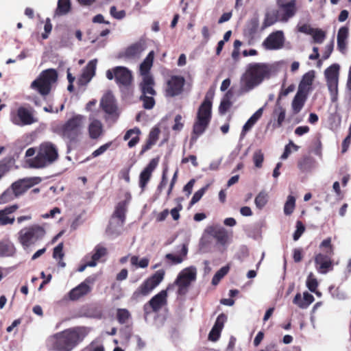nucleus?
I'll return each mask as SVG.
<instances>
[{
    "mask_svg": "<svg viewBox=\"0 0 351 351\" xmlns=\"http://www.w3.org/2000/svg\"><path fill=\"white\" fill-rule=\"evenodd\" d=\"M18 208L19 205L15 204L0 210V226L13 224L15 218L14 217H10V215L16 211Z\"/></svg>",
    "mask_w": 351,
    "mask_h": 351,
    "instance_id": "nucleus-20",
    "label": "nucleus"
},
{
    "mask_svg": "<svg viewBox=\"0 0 351 351\" xmlns=\"http://www.w3.org/2000/svg\"><path fill=\"white\" fill-rule=\"evenodd\" d=\"M58 158L57 146L51 142L46 141L38 146L36 156L27 160V163L32 168L41 169L52 165Z\"/></svg>",
    "mask_w": 351,
    "mask_h": 351,
    "instance_id": "nucleus-4",
    "label": "nucleus"
},
{
    "mask_svg": "<svg viewBox=\"0 0 351 351\" xmlns=\"http://www.w3.org/2000/svg\"><path fill=\"white\" fill-rule=\"evenodd\" d=\"M96 277L90 276L77 287L72 289L68 293V297L71 301H76L81 298L88 295L92 291L91 286L95 283Z\"/></svg>",
    "mask_w": 351,
    "mask_h": 351,
    "instance_id": "nucleus-12",
    "label": "nucleus"
},
{
    "mask_svg": "<svg viewBox=\"0 0 351 351\" xmlns=\"http://www.w3.org/2000/svg\"><path fill=\"white\" fill-rule=\"evenodd\" d=\"M279 103L280 98L277 99L276 105L273 112V117L275 119H276V121L273 124L274 128H280L285 119L286 110Z\"/></svg>",
    "mask_w": 351,
    "mask_h": 351,
    "instance_id": "nucleus-28",
    "label": "nucleus"
},
{
    "mask_svg": "<svg viewBox=\"0 0 351 351\" xmlns=\"http://www.w3.org/2000/svg\"><path fill=\"white\" fill-rule=\"evenodd\" d=\"M125 213H126V206L125 203L123 202H121L118 203L117 205L114 212L112 215L113 218H117L120 221V226H122L125 220Z\"/></svg>",
    "mask_w": 351,
    "mask_h": 351,
    "instance_id": "nucleus-40",
    "label": "nucleus"
},
{
    "mask_svg": "<svg viewBox=\"0 0 351 351\" xmlns=\"http://www.w3.org/2000/svg\"><path fill=\"white\" fill-rule=\"evenodd\" d=\"M314 43L321 44L324 42L326 38V33L320 29H315L313 34H311Z\"/></svg>",
    "mask_w": 351,
    "mask_h": 351,
    "instance_id": "nucleus-52",
    "label": "nucleus"
},
{
    "mask_svg": "<svg viewBox=\"0 0 351 351\" xmlns=\"http://www.w3.org/2000/svg\"><path fill=\"white\" fill-rule=\"evenodd\" d=\"M258 17L256 16L252 18L247 23L245 34L250 37H253L258 31Z\"/></svg>",
    "mask_w": 351,
    "mask_h": 351,
    "instance_id": "nucleus-41",
    "label": "nucleus"
},
{
    "mask_svg": "<svg viewBox=\"0 0 351 351\" xmlns=\"http://www.w3.org/2000/svg\"><path fill=\"white\" fill-rule=\"evenodd\" d=\"M160 132V131L159 128L157 127H154L152 129L149 134L145 144L142 146V149L140 152V155H143L145 152L150 149L156 143L159 138Z\"/></svg>",
    "mask_w": 351,
    "mask_h": 351,
    "instance_id": "nucleus-29",
    "label": "nucleus"
},
{
    "mask_svg": "<svg viewBox=\"0 0 351 351\" xmlns=\"http://www.w3.org/2000/svg\"><path fill=\"white\" fill-rule=\"evenodd\" d=\"M145 44L141 42H137L127 47L123 54V56L129 59L137 58L141 56L142 52L145 51Z\"/></svg>",
    "mask_w": 351,
    "mask_h": 351,
    "instance_id": "nucleus-22",
    "label": "nucleus"
},
{
    "mask_svg": "<svg viewBox=\"0 0 351 351\" xmlns=\"http://www.w3.org/2000/svg\"><path fill=\"white\" fill-rule=\"evenodd\" d=\"M305 231V226L301 221H297L296 230L293 233V238L294 241H298Z\"/></svg>",
    "mask_w": 351,
    "mask_h": 351,
    "instance_id": "nucleus-57",
    "label": "nucleus"
},
{
    "mask_svg": "<svg viewBox=\"0 0 351 351\" xmlns=\"http://www.w3.org/2000/svg\"><path fill=\"white\" fill-rule=\"evenodd\" d=\"M313 152L319 156H322V144L319 137H316L313 141Z\"/></svg>",
    "mask_w": 351,
    "mask_h": 351,
    "instance_id": "nucleus-58",
    "label": "nucleus"
},
{
    "mask_svg": "<svg viewBox=\"0 0 351 351\" xmlns=\"http://www.w3.org/2000/svg\"><path fill=\"white\" fill-rule=\"evenodd\" d=\"M155 85L154 80L152 75H147L143 77L139 86L141 90V95H149L154 96L156 94L154 87Z\"/></svg>",
    "mask_w": 351,
    "mask_h": 351,
    "instance_id": "nucleus-24",
    "label": "nucleus"
},
{
    "mask_svg": "<svg viewBox=\"0 0 351 351\" xmlns=\"http://www.w3.org/2000/svg\"><path fill=\"white\" fill-rule=\"evenodd\" d=\"M314 165L315 160L308 156H304L298 161V167L302 172H308L311 171Z\"/></svg>",
    "mask_w": 351,
    "mask_h": 351,
    "instance_id": "nucleus-35",
    "label": "nucleus"
},
{
    "mask_svg": "<svg viewBox=\"0 0 351 351\" xmlns=\"http://www.w3.org/2000/svg\"><path fill=\"white\" fill-rule=\"evenodd\" d=\"M131 318L130 311L126 308H118L117 311V319L121 324H125Z\"/></svg>",
    "mask_w": 351,
    "mask_h": 351,
    "instance_id": "nucleus-45",
    "label": "nucleus"
},
{
    "mask_svg": "<svg viewBox=\"0 0 351 351\" xmlns=\"http://www.w3.org/2000/svg\"><path fill=\"white\" fill-rule=\"evenodd\" d=\"M84 121L83 115L75 114L56 128L55 132L66 141L68 149L80 141L84 128Z\"/></svg>",
    "mask_w": 351,
    "mask_h": 351,
    "instance_id": "nucleus-3",
    "label": "nucleus"
},
{
    "mask_svg": "<svg viewBox=\"0 0 351 351\" xmlns=\"http://www.w3.org/2000/svg\"><path fill=\"white\" fill-rule=\"evenodd\" d=\"M64 256L63 252V243H59L56 247L53 249V257L54 258L62 259Z\"/></svg>",
    "mask_w": 351,
    "mask_h": 351,
    "instance_id": "nucleus-63",
    "label": "nucleus"
},
{
    "mask_svg": "<svg viewBox=\"0 0 351 351\" xmlns=\"http://www.w3.org/2000/svg\"><path fill=\"white\" fill-rule=\"evenodd\" d=\"M339 80H326L327 86L332 95H337L338 91Z\"/></svg>",
    "mask_w": 351,
    "mask_h": 351,
    "instance_id": "nucleus-59",
    "label": "nucleus"
},
{
    "mask_svg": "<svg viewBox=\"0 0 351 351\" xmlns=\"http://www.w3.org/2000/svg\"><path fill=\"white\" fill-rule=\"evenodd\" d=\"M88 134L91 139L98 138L103 133V125L100 121L94 119L88 125Z\"/></svg>",
    "mask_w": 351,
    "mask_h": 351,
    "instance_id": "nucleus-32",
    "label": "nucleus"
},
{
    "mask_svg": "<svg viewBox=\"0 0 351 351\" xmlns=\"http://www.w3.org/2000/svg\"><path fill=\"white\" fill-rule=\"evenodd\" d=\"M158 163V160L156 158L152 159L149 164L141 172L139 176V186L142 191L146 188L148 182H149L152 175L154 169L156 168Z\"/></svg>",
    "mask_w": 351,
    "mask_h": 351,
    "instance_id": "nucleus-18",
    "label": "nucleus"
},
{
    "mask_svg": "<svg viewBox=\"0 0 351 351\" xmlns=\"http://www.w3.org/2000/svg\"><path fill=\"white\" fill-rule=\"evenodd\" d=\"M167 171H168V168L167 167L164 168V169L162 171V173L161 180H160V183L158 184V185L157 186V189H156V191L158 193H161L162 190L166 187V186L167 184V182H168Z\"/></svg>",
    "mask_w": 351,
    "mask_h": 351,
    "instance_id": "nucleus-54",
    "label": "nucleus"
},
{
    "mask_svg": "<svg viewBox=\"0 0 351 351\" xmlns=\"http://www.w3.org/2000/svg\"><path fill=\"white\" fill-rule=\"evenodd\" d=\"M269 201L268 193L265 191H261L255 197L254 203L257 208L263 209Z\"/></svg>",
    "mask_w": 351,
    "mask_h": 351,
    "instance_id": "nucleus-43",
    "label": "nucleus"
},
{
    "mask_svg": "<svg viewBox=\"0 0 351 351\" xmlns=\"http://www.w3.org/2000/svg\"><path fill=\"white\" fill-rule=\"evenodd\" d=\"M185 80L181 75H172L167 82L165 95L173 97L180 95L184 90Z\"/></svg>",
    "mask_w": 351,
    "mask_h": 351,
    "instance_id": "nucleus-15",
    "label": "nucleus"
},
{
    "mask_svg": "<svg viewBox=\"0 0 351 351\" xmlns=\"http://www.w3.org/2000/svg\"><path fill=\"white\" fill-rule=\"evenodd\" d=\"M71 7L70 0H58L56 14L58 16L66 14L71 10Z\"/></svg>",
    "mask_w": 351,
    "mask_h": 351,
    "instance_id": "nucleus-42",
    "label": "nucleus"
},
{
    "mask_svg": "<svg viewBox=\"0 0 351 351\" xmlns=\"http://www.w3.org/2000/svg\"><path fill=\"white\" fill-rule=\"evenodd\" d=\"M112 145L111 142L107 143L101 146H100L98 149L95 150L92 154L90 157L95 158L101 154H103Z\"/></svg>",
    "mask_w": 351,
    "mask_h": 351,
    "instance_id": "nucleus-61",
    "label": "nucleus"
},
{
    "mask_svg": "<svg viewBox=\"0 0 351 351\" xmlns=\"http://www.w3.org/2000/svg\"><path fill=\"white\" fill-rule=\"evenodd\" d=\"M285 37L282 31L271 33L263 41V46L267 50H276L282 48Z\"/></svg>",
    "mask_w": 351,
    "mask_h": 351,
    "instance_id": "nucleus-17",
    "label": "nucleus"
},
{
    "mask_svg": "<svg viewBox=\"0 0 351 351\" xmlns=\"http://www.w3.org/2000/svg\"><path fill=\"white\" fill-rule=\"evenodd\" d=\"M348 36V28L347 27H341L337 34V48L342 53H344L346 51V40Z\"/></svg>",
    "mask_w": 351,
    "mask_h": 351,
    "instance_id": "nucleus-30",
    "label": "nucleus"
},
{
    "mask_svg": "<svg viewBox=\"0 0 351 351\" xmlns=\"http://www.w3.org/2000/svg\"><path fill=\"white\" fill-rule=\"evenodd\" d=\"M263 112V109L262 108H259L246 121L242 128L241 134L242 136H244L245 134L252 129V128L256 124L258 120L261 117Z\"/></svg>",
    "mask_w": 351,
    "mask_h": 351,
    "instance_id": "nucleus-31",
    "label": "nucleus"
},
{
    "mask_svg": "<svg viewBox=\"0 0 351 351\" xmlns=\"http://www.w3.org/2000/svg\"><path fill=\"white\" fill-rule=\"evenodd\" d=\"M333 255L322 252L315 255V264L319 273L326 274L333 269Z\"/></svg>",
    "mask_w": 351,
    "mask_h": 351,
    "instance_id": "nucleus-16",
    "label": "nucleus"
},
{
    "mask_svg": "<svg viewBox=\"0 0 351 351\" xmlns=\"http://www.w3.org/2000/svg\"><path fill=\"white\" fill-rule=\"evenodd\" d=\"M167 290H162L151 300L145 304L143 306V310L146 315L151 313L152 312L158 313L161 308L167 304Z\"/></svg>",
    "mask_w": 351,
    "mask_h": 351,
    "instance_id": "nucleus-13",
    "label": "nucleus"
},
{
    "mask_svg": "<svg viewBox=\"0 0 351 351\" xmlns=\"http://www.w3.org/2000/svg\"><path fill=\"white\" fill-rule=\"evenodd\" d=\"M37 183L38 182H35V178H24L14 182L10 187L17 197Z\"/></svg>",
    "mask_w": 351,
    "mask_h": 351,
    "instance_id": "nucleus-19",
    "label": "nucleus"
},
{
    "mask_svg": "<svg viewBox=\"0 0 351 351\" xmlns=\"http://www.w3.org/2000/svg\"><path fill=\"white\" fill-rule=\"evenodd\" d=\"M295 199L292 195H289L284 206V213L287 215H291L295 208Z\"/></svg>",
    "mask_w": 351,
    "mask_h": 351,
    "instance_id": "nucleus-50",
    "label": "nucleus"
},
{
    "mask_svg": "<svg viewBox=\"0 0 351 351\" xmlns=\"http://www.w3.org/2000/svg\"><path fill=\"white\" fill-rule=\"evenodd\" d=\"M252 159L256 167H262L264 161V154L261 149L256 150L254 153Z\"/></svg>",
    "mask_w": 351,
    "mask_h": 351,
    "instance_id": "nucleus-53",
    "label": "nucleus"
},
{
    "mask_svg": "<svg viewBox=\"0 0 351 351\" xmlns=\"http://www.w3.org/2000/svg\"><path fill=\"white\" fill-rule=\"evenodd\" d=\"M46 234L44 227L33 224L22 228L18 233V241L26 250L43 239Z\"/></svg>",
    "mask_w": 351,
    "mask_h": 351,
    "instance_id": "nucleus-6",
    "label": "nucleus"
},
{
    "mask_svg": "<svg viewBox=\"0 0 351 351\" xmlns=\"http://www.w3.org/2000/svg\"><path fill=\"white\" fill-rule=\"evenodd\" d=\"M108 254V250L101 244L97 245L93 252L91 260L88 261L89 267H95L98 261H103L101 258Z\"/></svg>",
    "mask_w": 351,
    "mask_h": 351,
    "instance_id": "nucleus-27",
    "label": "nucleus"
},
{
    "mask_svg": "<svg viewBox=\"0 0 351 351\" xmlns=\"http://www.w3.org/2000/svg\"><path fill=\"white\" fill-rule=\"evenodd\" d=\"M188 253V247L186 244H183L179 255L173 254H167L165 258L171 261L173 264L177 265L181 263L186 257Z\"/></svg>",
    "mask_w": 351,
    "mask_h": 351,
    "instance_id": "nucleus-36",
    "label": "nucleus"
},
{
    "mask_svg": "<svg viewBox=\"0 0 351 351\" xmlns=\"http://www.w3.org/2000/svg\"><path fill=\"white\" fill-rule=\"evenodd\" d=\"M306 287L311 292H315L318 287V282L313 273H310L306 279Z\"/></svg>",
    "mask_w": 351,
    "mask_h": 351,
    "instance_id": "nucleus-51",
    "label": "nucleus"
},
{
    "mask_svg": "<svg viewBox=\"0 0 351 351\" xmlns=\"http://www.w3.org/2000/svg\"><path fill=\"white\" fill-rule=\"evenodd\" d=\"M212 101L206 95L198 108L196 120L193 126L191 143L197 141L207 129L211 120Z\"/></svg>",
    "mask_w": 351,
    "mask_h": 351,
    "instance_id": "nucleus-5",
    "label": "nucleus"
},
{
    "mask_svg": "<svg viewBox=\"0 0 351 351\" xmlns=\"http://www.w3.org/2000/svg\"><path fill=\"white\" fill-rule=\"evenodd\" d=\"M308 94L298 89L291 104V107L293 113L298 114L302 109L304 104L307 99Z\"/></svg>",
    "mask_w": 351,
    "mask_h": 351,
    "instance_id": "nucleus-25",
    "label": "nucleus"
},
{
    "mask_svg": "<svg viewBox=\"0 0 351 351\" xmlns=\"http://www.w3.org/2000/svg\"><path fill=\"white\" fill-rule=\"evenodd\" d=\"M10 159L3 158L0 160V180L10 171Z\"/></svg>",
    "mask_w": 351,
    "mask_h": 351,
    "instance_id": "nucleus-55",
    "label": "nucleus"
},
{
    "mask_svg": "<svg viewBox=\"0 0 351 351\" xmlns=\"http://www.w3.org/2000/svg\"><path fill=\"white\" fill-rule=\"evenodd\" d=\"M10 119L13 124L19 126L32 125L37 121L34 116L33 108L23 106L10 111Z\"/></svg>",
    "mask_w": 351,
    "mask_h": 351,
    "instance_id": "nucleus-10",
    "label": "nucleus"
},
{
    "mask_svg": "<svg viewBox=\"0 0 351 351\" xmlns=\"http://www.w3.org/2000/svg\"><path fill=\"white\" fill-rule=\"evenodd\" d=\"M226 320L227 316L224 313H221L217 317V319L213 326L217 329H219L220 330H222Z\"/></svg>",
    "mask_w": 351,
    "mask_h": 351,
    "instance_id": "nucleus-60",
    "label": "nucleus"
},
{
    "mask_svg": "<svg viewBox=\"0 0 351 351\" xmlns=\"http://www.w3.org/2000/svg\"><path fill=\"white\" fill-rule=\"evenodd\" d=\"M278 7L279 21L287 22L293 17L297 12L296 0H290L285 2V0H276Z\"/></svg>",
    "mask_w": 351,
    "mask_h": 351,
    "instance_id": "nucleus-14",
    "label": "nucleus"
},
{
    "mask_svg": "<svg viewBox=\"0 0 351 351\" xmlns=\"http://www.w3.org/2000/svg\"><path fill=\"white\" fill-rule=\"evenodd\" d=\"M111 16L116 19H122L125 16V10L117 11L115 6H112L110 10Z\"/></svg>",
    "mask_w": 351,
    "mask_h": 351,
    "instance_id": "nucleus-64",
    "label": "nucleus"
},
{
    "mask_svg": "<svg viewBox=\"0 0 351 351\" xmlns=\"http://www.w3.org/2000/svg\"><path fill=\"white\" fill-rule=\"evenodd\" d=\"M339 65L333 64L325 70L326 80H339Z\"/></svg>",
    "mask_w": 351,
    "mask_h": 351,
    "instance_id": "nucleus-44",
    "label": "nucleus"
},
{
    "mask_svg": "<svg viewBox=\"0 0 351 351\" xmlns=\"http://www.w3.org/2000/svg\"><path fill=\"white\" fill-rule=\"evenodd\" d=\"M140 133L141 130L138 128L130 129L125 132L123 136L124 141H127L130 137H132V135H135V136L132 137V139L128 142V145L129 147H134L139 142L140 138L138 135Z\"/></svg>",
    "mask_w": 351,
    "mask_h": 351,
    "instance_id": "nucleus-39",
    "label": "nucleus"
},
{
    "mask_svg": "<svg viewBox=\"0 0 351 351\" xmlns=\"http://www.w3.org/2000/svg\"><path fill=\"white\" fill-rule=\"evenodd\" d=\"M16 197L13 190L10 186L0 195V204H7Z\"/></svg>",
    "mask_w": 351,
    "mask_h": 351,
    "instance_id": "nucleus-46",
    "label": "nucleus"
},
{
    "mask_svg": "<svg viewBox=\"0 0 351 351\" xmlns=\"http://www.w3.org/2000/svg\"><path fill=\"white\" fill-rule=\"evenodd\" d=\"M140 100L143 101V108L145 109H152L155 105V99L154 96L149 95H141L140 96Z\"/></svg>",
    "mask_w": 351,
    "mask_h": 351,
    "instance_id": "nucleus-49",
    "label": "nucleus"
},
{
    "mask_svg": "<svg viewBox=\"0 0 351 351\" xmlns=\"http://www.w3.org/2000/svg\"><path fill=\"white\" fill-rule=\"evenodd\" d=\"M108 80H114L117 85L121 91H128L132 86L133 75L132 71L125 66H117L106 72Z\"/></svg>",
    "mask_w": 351,
    "mask_h": 351,
    "instance_id": "nucleus-8",
    "label": "nucleus"
},
{
    "mask_svg": "<svg viewBox=\"0 0 351 351\" xmlns=\"http://www.w3.org/2000/svg\"><path fill=\"white\" fill-rule=\"evenodd\" d=\"M154 58V51H150L143 62L140 65V73L143 77L147 75H152L149 71L152 66Z\"/></svg>",
    "mask_w": 351,
    "mask_h": 351,
    "instance_id": "nucleus-33",
    "label": "nucleus"
},
{
    "mask_svg": "<svg viewBox=\"0 0 351 351\" xmlns=\"http://www.w3.org/2000/svg\"><path fill=\"white\" fill-rule=\"evenodd\" d=\"M229 270V265L223 266L219 269L213 277L212 284L214 285H217L219 281L228 273Z\"/></svg>",
    "mask_w": 351,
    "mask_h": 351,
    "instance_id": "nucleus-47",
    "label": "nucleus"
},
{
    "mask_svg": "<svg viewBox=\"0 0 351 351\" xmlns=\"http://www.w3.org/2000/svg\"><path fill=\"white\" fill-rule=\"evenodd\" d=\"M279 20L278 12L276 10L267 12L265 14V19L262 23L261 30H264L268 27L275 24Z\"/></svg>",
    "mask_w": 351,
    "mask_h": 351,
    "instance_id": "nucleus-37",
    "label": "nucleus"
},
{
    "mask_svg": "<svg viewBox=\"0 0 351 351\" xmlns=\"http://www.w3.org/2000/svg\"><path fill=\"white\" fill-rule=\"evenodd\" d=\"M271 66L267 63H251L241 79V90L249 92L271 76Z\"/></svg>",
    "mask_w": 351,
    "mask_h": 351,
    "instance_id": "nucleus-2",
    "label": "nucleus"
},
{
    "mask_svg": "<svg viewBox=\"0 0 351 351\" xmlns=\"http://www.w3.org/2000/svg\"><path fill=\"white\" fill-rule=\"evenodd\" d=\"M16 252L14 244L10 241L0 242V256H12Z\"/></svg>",
    "mask_w": 351,
    "mask_h": 351,
    "instance_id": "nucleus-38",
    "label": "nucleus"
},
{
    "mask_svg": "<svg viewBox=\"0 0 351 351\" xmlns=\"http://www.w3.org/2000/svg\"><path fill=\"white\" fill-rule=\"evenodd\" d=\"M315 77V71L313 70L306 73L302 76V80L299 84L298 90H301L302 91L309 94L310 91L312 90V85Z\"/></svg>",
    "mask_w": 351,
    "mask_h": 351,
    "instance_id": "nucleus-26",
    "label": "nucleus"
},
{
    "mask_svg": "<svg viewBox=\"0 0 351 351\" xmlns=\"http://www.w3.org/2000/svg\"><path fill=\"white\" fill-rule=\"evenodd\" d=\"M165 271L162 269L156 271L147 278L132 293V300L138 301L147 296L162 281Z\"/></svg>",
    "mask_w": 351,
    "mask_h": 351,
    "instance_id": "nucleus-9",
    "label": "nucleus"
},
{
    "mask_svg": "<svg viewBox=\"0 0 351 351\" xmlns=\"http://www.w3.org/2000/svg\"><path fill=\"white\" fill-rule=\"evenodd\" d=\"M97 62V61L96 59L92 60L84 68L81 77L86 82H90L93 77L95 75Z\"/></svg>",
    "mask_w": 351,
    "mask_h": 351,
    "instance_id": "nucleus-34",
    "label": "nucleus"
},
{
    "mask_svg": "<svg viewBox=\"0 0 351 351\" xmlns=\"http://www.w3.org/2000/svg\"><path fill=\"white\" fill-rule=\"evenodd\" d=\"M232 106V102L229 100L222 99L219 106V112L220 114H225Z\"/></svg>",
    "mask_w": 351,
    "mask_h": 351,
    "instance_id": "nucleus-56",
    "label": "nucleus"
},
{
    "mask_svg": "<svg viewBox=\"0 0 351 351\" xmlns=\"http://www.w3.org/2000/svg\"><path fill=\"white\" fill-rule=\"evenodd\" d=\"M209 233L223 246H226L230 242V236L224 228L210 227Z\"/></svg>",
    "mask_w": 351,
    "mask_h": 351,
    "instance_id": "nucleus-21",
    "label": "nucleus"
},
{
    "mask_svg": "<svg viewBox=\"0 0 351 351\" xmlns=\"http://www.w3.org/2000/svg\"><path fill=\"white\" fill-rule=\"evenodd\" d=\"M206 190V187H203V188L200 189L199 190H198L197 191H196L191 198V200L190 202V205L192 206V205L195 204V203H197L198 201H199V199L202 198V197L205 193Z\"/></svg>",
    "mask_w": 351,
    "mask_h": 351,
    "instance_id": "nucleus-62",
    "label": "nucleus"
},
{
    "mask_svg": "<svg viewBox=\"0 0 351 351\" xmlns=\"http://www.w3.org/2000/svg\"><path fill=\"white\" fill-rule=\"evenodd\" d=\"M196 279V269L189 267L183 269L178 276L174 284L178 286L177 293L179 295H184L189 290L191 282Z\"/></svg>",
    "mask_w": 351,
    "mask_h": 351,
    "instance_id": "nucleus-11",
    "label": "nucleus"
},
{
    "mask_svg": "<svg viewBox=\"0 0 351 351\" xmlns=\"http://www.w3.org/2000/svg\"><path fill=\"white\" fill-rule=\"evenodd\" d=\"M100 104L104 111L107 114L113 115L117 113V107L114 98L111 94L105 95L101 98Z\"/></svg>",
    "mask_w": 351,
    "mask_h": 351,
    "instance_id": "nucleus-23",
    "label": "nucleus"
},
{
    "mask_svg": "<svg viewBox=\"0 0 351 351\" xmlns=\"http://www.w3.org/2000/svg\"><path fill=\"white\" fill-rule=\"evenodd\" d=\"M88 333L85 327L70 328L50 336L47 340V346L53 351H71Z\"/></svg>",
    "mask_w": 351,
    "mask_h": 351,
    "instance_id": "nucleus-1",
    "label": "nucleus"
},
{
    "mask_svg": "<svg viewBox=\"0 0 351 351\" xmlns=\"http://www.w3.org/2000/svg\"><path fill=\"white\" fill-rule=\"evenodd\" d=\"M319 249L323 250V253L334 254V247L332 245V239L330 237H328L324 239L319 246Z\"/></svg>",
    "mask_w": 351,
    "mask_h": 351,
    "instance_id": "nucleus-48",
    "label": "nucleus"
},
{
    "mask_svg": "<svg viewBox=\"0 0 351 351\" xmlns=\"http://www.w3.org/2000/svg\"><path fill=\"white\" fill-rule=\"evenodd\" d=\"M57 80L58 72L56 69H45L32 82L30 87L41 95L46 96L49 94L53 84L56 83Z\"/></svg>",
    "mask_w": 351,
    "mask_h": 351,
    "instance_id": "nucleus-7",
    "label": "nucleus"
}]
</instances>
